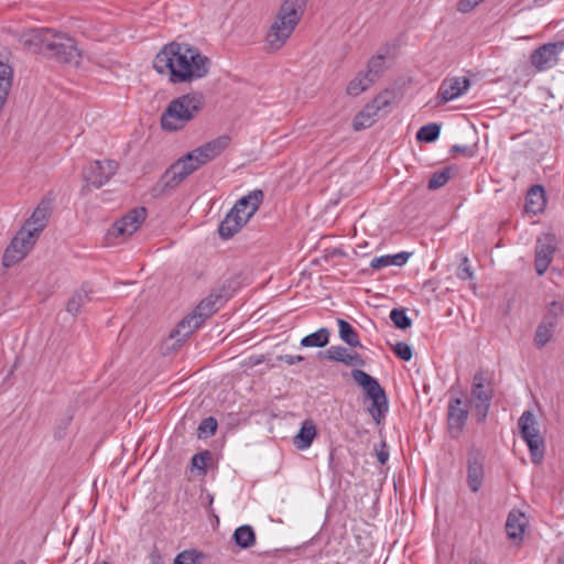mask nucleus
Masks as SVG:
<instances>
[{
    "label": "nucleus",
    "instance_id": "1",
    "mask_svg": "<svg viewBox=\"0 0 564 564\" xmlns=\"http://www.w3.org/2000/svg\"><path fill=\"white\" fill-rule=\"evenodd\" d=\"M153 67L159 74L167 75L172 84H184L205 77L210 59L196 46L172 42L155 55Z\"/></svg>",
    "mask_w": 564,
    "mask_h": 564
},
{
    "label": "nucleus",
    "instance_id": "2",
    "mask_svg": "<svg viewBox=\"0 0 564 564\" xmlns=\"http://www.w3.org/2000/svg\"><path fill=\"white\" fill-rule=\"evenodd\" d=\"M22 45L34 54H42L61 64L78 66L82 53L76 41L66 33L53 29H32L21 35Z\"/></svg>",
    "mask_w": 564,
    "mask_h": 564
},
{
    "label": "nucleus",
    "instance_id": "3",
    "mask_svg": "<svg viewBox=\"0 0 564 564\" xmlns=\"http://www.w3.org/2000/svg\"><path fill=\"white\" fill-rule=\"evenodd\" d=\"M205 105L202 93H189L171 100L161 115L160 123L164 131L175 132L194 120Z\"/></svg>",
    "mask_w": 564,
    "mask_h": 564
},
{
    "label": "nucleus",
    "instance_id": "4",
    "mask_svg": "<svg viewBox=\"0 0 564 564\" xmlns=\"http://www.w3.org/2000/svg\"><path fill=\"white\" fill-rule=\"evenodd\" d=\"M306 8V0H284L274 22L267 33L265 41L270 50H280L300 23Z\"/></svg>",
    "mask_w": 564,
    "mask_h": 564
},
{
    "label": "nucleus",
    "instance_id": "5",
    "mask_svg": "<svg viewBox=\"0 0 564 564\" xmlns=\"http://www.w3.org/2000/svg\"><path fill=\"white\" fill-rule=\"evenodd\" d=\"M227 301V295L223 294V290L212 292L203 299L192 313L186 315L175 329L171 332V337H188L197 328H199L207 318H209L218 308Z\"/></svg>",
    "mask_w": 564,
    "mask_h": 564
},
{
    "label": "nucleus",
    "instance_id": "6",
    "mask_svg": "<svg viewBox=\"0 0 564 564\" xmlns=\"http://www.w3.org/2000/svg\"><path fill=\"white\" fill-rule=\"evenodd\" d=\"M494 398L492 379L488 371L479 369L473 377L470 399L473 415L478 423H484L488 416Z\"/></svg>",
    "mask_w": 564,
    "mask_h": 564
},
{
    "label": "nucleus",
    "instance_id": "7",
    "mask_svg": "<svg viewBox=\"0 0 564 564\" xmlns=\"http://www.w3.org/2000/svg\"><path fill=\"white\" fill-rule=\"evenodd\" d=\"M352 379L364 389L367 398L371 400V406L368 409L371 417L377 424H380L389 410L388 399L384 389L379 381L361 369L351 370Z\"/></svg>",
    "mask_w": 564,
    "mask_h": 564
},
{
    "label": "nucleus",
    "instance_id": "8",
    "mask_svg": "<svg viewBox=\"0 0 564 564\" xmlns=\"http://www.w3.org/2000/svg\"><path fill=\"white\" fill-rule=\"evenodd\" d=\"M564 317V297L553 300L545 305V313L539 323L533 343L538 349L544 348L553 338L556 327Z\"/></svg>",
    "mask_w": 564,
    "mask_h": 564
},
{
    "label": "nucleus",
    "instance_id": "9",
    "mask_svg": "<svg viewBox=\"0 0 564 564\" xmlns=\"http://www.w3.org/2000/svg\"><path fill=\"white\" fill-rule=\"evenodd\" d=\"M535 425V417L531 411H524L518 420L520 436L530 449L532 463L538 465L541 464L544 458L545 446Z\"/></svg>",
    "mask_w": 564,
    "mask_h": 564
},
{
    "label": "nucleus",
    "instance_id": "10",
    "mask_svg": "<svg viewBox=\"0 0 564 564\" xmlns=\"http://www.w3.org/2000/svg\"><path fill=\"white\" fill-rule=\"evenodd\" d=\"M564 61V40L539 46L530 55V62L538 72H544Z\"/></svg>",
    "mask_w": 564,
    "mask_h": 564
},
{
    "label": "nucleus",
    "instance_id": "11",
    "mask_svg": "<svg viewBox=\"0 0 564 564\" xmlns=\"http://www.w3.org/2000/svg\"><path fill=\"white\" fill-rule=\"evenodd\" d=\"M147 215L148 212L144 207L129 210L108 229L107 239L131 236L145 220Z\"/></svg>",
    "mask_w": 564,
    "mask_h": 564
},
{
    "label": "nucleus",
    "instance_id": "12",
    "mask_svg": "<svg viewBox=\"0 0 564 564\" xmlns=\"http://www.w3.org/2000/svg\"><path fill=\"white\" fill-rule=\"evenodd\" d=\"M467 400L463 397H452L447 405V426L453 438L463 432L468 420L469 410Z\"/></svg>",
    "mask_w": 564,
    "mask_h": 564
},
{
    "label": "nucleus",
    "instance_id": "13",
    "mask_svg": "<svg viewBox=\"0 0 564 564\" xmlns=\"http://www.w3.org/2000/svg\"><path fill=\"white\" fill-rule=\"evenodd\" d=\"M118 167V162L113 160L95 161L84 171V178L96 188H99L116 174Z\"/></svg>",
    "mask_w": 564,
    "mask_h": 564
},
{
    "label": "nucleus",
    "instance_id": "14",
    "mask_svg": "<svg viewBox=\"0 0 564 564\" xmlns=\"http://www.w3.org/2000/svg\"><path fill=\"white\" fill-rule=\"evenodd\" d=\"M470 87L467 77H446L442 80L437 95L436 106H442L464 95Z\"/></svg>",
    "mask_w": 564,
    "mask_h": 564
},
{
    "label": "nucleus",
    "instance_id": "15",
    "mask_svg": "<svg viewBox=\"0 0 564 564\" xmlns=\"http://www.w3.org/2000/svg\"><path fill=\"white\" fill-rule=\"evenodd\" d=\"M485 456L478 448H471L467 458V485L473 492H477L484 479Z\"/></svg>",
    "mask_w": 564,
    "mask_h": 564
},
{
    "label": "nucleus",
    "instance_id": "16",
    "mask_svg": "<svg viewBox=\"0 0 564 564\" xmlns=\"http://www.w3.org/2000/svg\"><path fill=\"white\" fill-rule=\"evenodd\" d=\"M230 142L231 138L228 134H223L194 149L192 153L203 166L220 155L229 147Z\"/></svg>",
    "mask_w": 564,
    "mask_h": 564
},
{
    "label": "nucleus",
    "instance_id": "17",
    "mask_svg": "<svg viewBox=\"0 0 564 564\" xmlns=\"http://www.w3.org/2000/svg\"><path fill=\"white\" fill-rule=\"evenodd\" d=\"M51 213L52 202L50 199H43L32 213L31 217L24 223L23 228L39 238L40 232L43 231L47 225Z\"/></svg>",
    "mask_w": 564,
    "mask_h": 564
},
{
    "label": "nucleus",
    "instance_id": "18",
    "mask_svg": "<svg viewBox=\"0 0 564 564\" xmlns=\"http://www.w3.org/2000/svg\"><path fill=\"white\" fill-rule=\"evenodd\" d=\"M554 237L551 235L545 236L544 240L539 239L535 247L534 267L538 275H543L547 270L553 253L555 252Z\"/></svg>",
    "mask_w": 564,
    "mask_h": 564
},
{
    "label": "nucleus",
    "instance_id": "19",
    "mask_svg": "<svg viewBox=\"0 0 564 564\" xmlns=\"http://www.w3.org/2000/svg\"><path fill=\"white\" fill-rule=\"evenodd\" d=\"M318 357L343 362L347 366L364 367L366 365V360L358 352L350 354L347 348L343 346H330L327 350L319 351Z\"/></svg>",
    "mask_w": 564,
    "mask_h": 564
},
{
    "label": "nucleus",
    "instance_id": "20",
    "mask_svg": "<svg viewBox=\"0 0 564 564\" xmlns=\"http://www.w3.org/2000/svg\"><path fill=\"white\" fill-rule=\"evenodd\" d=\"M263 196L264 195L261 189H254L238 199L231 209L238 215L245 216L248 221L258 210L263 200Z\"/></svg>",
    "mask_w": 564,
    "mask_h": 564
},
{
    "label": "nucleus",
    "instance_id": "21",
    "mask_svg": "<svg viewBox=\"0 0 564 564\" xmlns=\"http://www.w3.org/2000/svg\"><path fill=\"white\" fill-rule=\"evenodd\" d=\"M91 288L87 283H84L79 289L75 290L68 299L65 306L66 312L73 317L78 316L82 313V308L91 301Z\"/></svg>",
    "mask_w": 564,
    "mask_h": 564
},
{
    "label": "nucleus",
    "instance_id": "22",
    "mask_svg": "<svg viewBox=\"0 0 564 564\" xmlns=\"http://www.w3.org/2000/svg\"><path fill=\"white\" fill-rule=\"evenodd\" d=\"M247 223L248 221L245 216L238 215L230 209L224 220L219 224L218 234L223 239H229Z\"/></svg>",
    "mask_w": 564,
    "mask_h": 564
},
{
    "label": "nucleus",
    "instance_id": "23",
    "mask_svg": "<svg viewBox=\"0 0 564 564\" xmlns=\"http://www.w3.org/2000/svg\"><path fill=\"white\" fill-rule=\"evenodd\" d=\"M184 178H181L177 171L170 166L161 176L159 182L152 187L151 193L153 197H159L169 191L178 186Z\"/></svg>",
    "mask_w": 564,
    "mask_h": 564
},
{
    "label": "nucleus",
    "instance_id": "24",
    "mask_svg": "<svg viewBox=\"0 0 564 564\" xmlns=\"http://www.w3.org/2000/svg\"><path fill=\"white\" fill-rule=\"evenodd\" d=\"M317 434L316 426L311 420L303 422L300 431L293 437V444L297 449H306L313 443Z\"/></svg>",
    "mask_w": 564,
    "mask_h": 564
},
{
    "label": "nucleus",
    "instance_id": "25",
    "mask_svg": "<svg viewBox=\"0 0 564 564\" xmlns=\"http://www.w3.org/2000/svg\"><path fill=\"white\" fill-rule=\"evenodd\" d=\"M379 111L375 106L369 102L361 109L354 118L352 128L355 131H360L370 128L378 118Z\"/></svg>",
    "mask_w": 564,
    "mask_h": 564
},
{
    "label": "nucleus",
    "instance_id": "26",
    "mask_svg": "<svg viewBox=\"0 0 564 564\" xmlns=\"http://www.w3.org/2000/svg\"><path fill=\"white\" fill-rule=\"evenodd\" d=\"M545 205V191L541 185H533L525 197V210L531 214L542 212Z\"/></svg>",
    "mask_w": 564,
    "mask_h": 564
},
{
    "label": "nucleus",
    "instance_id": "27",
    "mask_svg": "<svg viewBox=\"0 0 564 564\" xmlns=\"http://www.w3.org/2000/svg\"><path fill=\"white\" fill-rule=\"evenodd\" d=\"M525 527V517L522 512H510L507 522H506V531L510 539L522 540Z\"/></svg>",
    "mask_w": 564,
    "mask_h": 564
},
{
    "label": "nucleus",
    "instance_id": "28",
    "mask_svg": "<svg viewBox=\"0 0 564 564\" xmlns=\"http://www.w3.org/2000/svg\"><path fill=\"white\" fill-rule=\"evenodd\" d=\"M410 257L411 253L406 251H402L395 254L381 256L373 258L370 261V267L375 270H379L390 265L401 267L406 263Z\"/></svg>",
    "mask_w": 564,
    "mask_h": 564
},
{
    "label": "nucleus",
    "instance_id": "29",
    "mask_svg": "<svg viewBox=\"0 0 564 564\" xmlns=\"http://www.w3.org/2000/svg\"><path fill=\"white\" fill-rule=\"evenodd\" d=\"M175 169L181 176V178H187L192 173L197 171L202 164L198 162L197 158L191 152L186 153L180 160L171 165Z\"/></svg>",
    "mask_w": 564,
    "mask_h": 564
},
{
    "label": "nucleus",
    "instance_id": "30",
    "mask_svg": "<svg viewBox=\"0 0 564 564\" xmlns=\"http://www.w3.org/2000/svg\"><path fill=\"white\" fill-rule=\"evenodd\" d=\"M18 243L23 245V239L21 237H13L10 245L4 250V253L2 257L3 267L11 268L12 265L22 261L26 257L28 253L25 252V249H23V250L17 249Z\"/></svg>",
    "mask_w": 564,
    "mask_h": 564
},
{
    "label": "nucleus",
    "instance_id": "31",
    "mask_svg": "<svg viewBox=\"0 0 564 564\" xmlns=\"http://www.w3.org/2000/svg\"><path fill=\"white\" fill-rule=\"evenodd\" d=\"M235 543L241 549H250L256 543V533L251 525L238 527L232 534Z\"/></svg>",
    "mask_w": 564,
    "mask_h": 564
},
{
    "label": "nucleus",
    "instance_id": "32",
    "mask_svg": "<svg viewBox=\"0 0 564 564\" xmlns=\"http://www.w3.org/2000/svg\"><path fill=\"white\" fill-rule=\"evenodd\" d=\"M330 333L326 327H322L318 330L306 335L301 340L302 347H316L323 348L329 343Z\"/></svg>",
    "mask_w": 564,
    "mask_h": 564
},
{
    "label": "nucleus",
    "instance_id": "33",
    "mask_svg": "<svg viewBox=\"0 0 564 564\" xmlns=\"http://www.w3.org/2000/svg\"><path fill=\"white\" fill-rule=\"evenodd\" d=\"M339 338L350 347H361L356 329L345 319L337 318Z\"/></svg>",
    "mask_w": 564,
    "mask_h": 564
},
{
    "label": "nucleus",
    "instance_id": "34",
    "mask_svg": "<svg viewBox=\"0 0 564 564\" xmlns=\"http://www.w3.org/2000/svg\"><path fill=\"white\" fill-rule=\"evenodd\" d=\"M457 172L454 166H446L441 171H436L432 174L429 181V189H438L444 186Z\"/></svg>",
    "mask_w": 564,
    "mask_h": 564
},
{
    "label": "nucleus",
    "instance_id": "35",
    "mask_svg": "<svg viewBox=\"0 0 564 564\" xmlns=\"http://www.w3.org/2000/svg\"><path fill=\"white\" fill-rule=\"evenodd\" d=\"M373 84L372 79L362 73H359L347 86V94L350 96H358L367 90Z\"/></svg>",
    "mask_w": 564,
    "mask_h": 564
},
{
    "label": "nucleus",
    "instance_id": "36",
    "mask_svg": "<svg viewBox=\"0 0 564 564\" xmlns=\"http://www.w3.org/2000/svg\"><path fill=\"white\" fill-rule=\"evenodd\" d=\"M440 133L441 126L438 123L432 122L419 129L416 132V139L420 142L432 143L438 139Z\"/></svg>",
    "mask_w": 564,
    "mask_h": 564
},
{
    "label": "nucleus",
    "instance_id": "37",
    "mask_svg": "<svg viewBox=\"0 0 564 564\" xmlns=\"http://www.w3.org/2000/svg\"><path fill=\"white\" fill-rule=\"evenodd\" d=\"M395 99V90L394 89H384L380 94H378L371 104L375 108L380 112L386 110L388 107L392 105Z\"/></svg>",
    "mask_w": 564,
    "mask_h": 564
},
{
    "label": "nucleus",
    "instance_id": "38",
    "mask_svg": "<svg viewBox=\"0 0 564 564\" xmlns=\"http://www.w3.org/2000/svg\"><path fill=\"white\" fill-rule=\"evenodd\" d=\"M390 318L394 326L399 329H408L412 325L411 318L406 315L405 308H392Z\"/></svg>",
    "mask_w": 564,
    "mask_h": 564
},
{
    "label": "nucleus",
    "instance_id": "39",
    "mask_svg": "<svg viewBox=\"0 0 564 564\" xmlns=\"http://www.w3.org/2000/svg\"><path fill=\"white\" fill-rule=\"evenodd\" d=\"M384 65V56L377 55L370 58L368 62V70L366 75L372 79L375 83L382 74Z\"/></svg>",
    "mask_w": 564,
    "mask_h": 564
},
{
    "label": "nucleus",
    "instance_id": "40",
    "mask_svg": "<svg viewBox=\"0 0 564 564\" xmlns=\"http://www.w3.org/2000/svg\"><path fill=\"white\" fill-rule=\"evenodd\" d=\"M217 426H218V423L214 416H208V417L204 419L199 423L198 429H197L198 438H207V437L215 435V433L217 431Z\"/></svg>",
    "mask_w": 564,
    "mask_h": 564
},
{
    "label": "nucleus",
    "instance_id": "41",
    "mask_svg": "<svg viewBox=\"0 0 564 564\" xmlns=\"http://www.w3.org/2000/svg\"><path fill=\"white\" fill-rule=\"evenodd\" d=\"M204 558V554L196 550H185L177 554L174 560V564H200Z\"/></svg>",
    "mask_w": 564,
    "mask_h": 564
},
{
    "label": "nucleus",
    "instance_id": "42",
    "mask_svg": "<svg viewBox=\"0 0 564 564\" xmlns=\"http://www.w3.org/2000/svg\"><path fill=\"white\" fill-rule=\"evenodd\" d=\"M14 237H21L23 239V245L18 243L17 249H25L26 253H29V251L33 248L37 239L31 231L25 230L23 227L18 231V234Z\"/></svg>",
    "mask_w": 564,
    "mask_h": 564
},
{
    "label": "nucleus",
    "instance_id": "43",
    "mask_svg": "<svg viewBox=\"0 0 564 564\" xmlns=\"http://www.w3.org/2000/svg\"><path fill=\"white\" fill-rule=\"evenodd\" d=\"M391 349L395 356L403 361H409L412 359L413 350L408 343L399 341L394 345H391Z\"/></svg>",
    "mask_w": 564,
    "mask_h": 564
},
{
    "label": "nucleus",
    "instance_id": "44",
    "mask_svg": "<svg viewBox=\"0 0 564 564\" xmlns=\"http://www.w3.org/2000/svg\"><path fill=\"white\" fill-rule=\"evenodd\" d=\"M456 275L459 280L467 281L474 279V271L471 270L469 259L467 256H463L460 263L457 268Z\"/></svg>",
    "mask_w": 564,
    "mask_h": 564
},
{
    "label": "nucleus",
    "instance_id": "45",
    "mask_svg": "<svg viewBox=\"0 0 564 564\" xmlns=\"http://www.w3.org/2000/svg\"><path fill=\"white\" fill-rule=\"evenodd\" d=\"M212 453L209 451H203L195 454L192 459V467L198 469L199 471L206 473L207 462L210 460Z\"/></svg>",
    "mask_w": 564,
    "mask_h": 564
},
{
    "label": "nucleus",
    "instance_id": "46",
    "mask_svg": "<svg viewBox=\"0 0 564 564\" xmlns=\"http://www.w3.org/2000/svg\"><path fill=\"white\" fill-rule=\"evenodd\" d=\"M73 420V414L68 412L64 417L61 419L59 424L56 426L55 436L62 438L65 435L67 427Z\"/></svg>",
    "mask_w": 564,
    "mask_h": 564
},
{
    "label": "nucleus",
    "instance_id": "47",
    "mask_svg": "<svg viewBox=\"0 0 564 564\" xmlns=\"http://www.w3.org/2000/svg\"><path fill=\"white\" fill-rule=\"evenodd\" d=\"M482 0H459L457 9L458 11L466 13L471 11Z\"/></svg>",
    "mask_w": 564,
    "mask_h": 564
},
{
    "label": "nucleus",
    "instance_id": "48",
    "mask_svg": "<svg viewBox=\"0 0 564 564\" xmlns=\"http://www.w3.org/2000/svg\"><path fill=\"white\" fill-rule=\"evenodd\" d=\"M278 360L280 361H284L286 362L288 365H294L296 362H301L304 360V357L301 356V355H297V356H293V355H283V356H279L278 357Z\"/></svg>",
    "mask_w": 564,
    "mask_h": 564
},
{
    "label": "nucleus",
    "instance_id": "49",
    "mask_svg": "<svg viewBox=\"0 0 564 564\" xmlns=\"http://www.w3.org/2000/svg\"><path fill=\"white\" fill-rule=\"evenodd\" d=\"M377 458H378V462L381 465H384L388 462V459H389V452L387 449L386 443H382L381 444V448L379 451H377Z\"/></svg>",
    "mask_w": 564,
    "mask_h": 564
},
{
    "label": "nucleus",
    "instance_id": "50",
    "mask_svg": "<svg viewBox=\"0 0 564 564\" xmlns=\"http://www.w3.org/2000/svg\"><path fill=\"white\" fill-rule=\"evenodd\" d=\"M451 153L455 154V153H462V154H466V155H471V152L469 150L468 147H465V145H459V144H455L451 148Z\"/></svg>",
    "mask_w": 564,
    "mask_h": 564
},
{
    "label": "nucleus",
    "instance_id": "51",
    "mask_svg": "<svg viewBox=\"0 0 564 564\" xmlns=\"http://www.w3.org/2000/svg\"><path fill=\"white\" fill-rule=\"evenodd\" d=\"M334 453H335V451H334V449H332V451H330V453H329V467H330L332 469H335V465H334Z\"/></svg>",
    "mask_w": 564,
    "mask_h": 564
},
{
    "label": "nucleus",
    "instance_id": "52",
    "mask_svg": "<svg viewBox=\"0 0 564 564\" xmlns=\"http://www.w3.org/2000/svg\"><path fill=\"white\" fill-rule=\"evenodd\" d=\"M558 564H564V557L560 560Z\"/></svg>",
    "mask_w": 564,
    "mask_h": 564
},
{
    "label": "nucleus",
    "instance_id": "53",
    "mask_svg": "<svg viewBox=\"0 0 564 564\" xmlns=\"http://www.w3.org/2000/svg\"><path fill=\"white\" fill-rule=\"evenodd\" d=\"M15 564H25V563L23 561H20V562L15 563Z\"/></svg>",
    "mask_w": 564,
    "mask_h": 564
}]
</instances>
